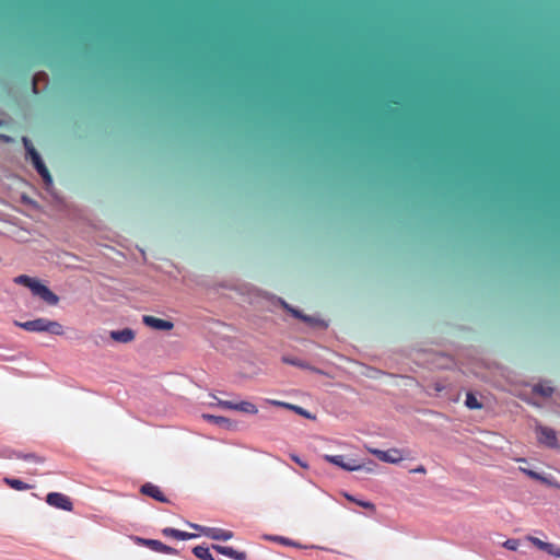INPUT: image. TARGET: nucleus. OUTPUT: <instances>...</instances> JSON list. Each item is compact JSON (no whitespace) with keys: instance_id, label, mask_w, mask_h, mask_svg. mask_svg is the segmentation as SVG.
I'll return each mask as SVG.
<instances>
[{"instance_id":"obj_1","label":"nucleus","mask_w":560,"mask_h":560,"mask_svg":"<svg viewBox=\"0 0 560 560\" xmlns=\"http://www.w3.org/2000/svg\"><path fill=\"white\" fill-rule=\"evenodd\" d=\"M265 296L266 299L270 300L273 305L281 306L294 318L302 320L311 328H317L320 330H326L328 328V322L320 318L318 315H306L300 308L292 306L291 304L287 303L282 298L276 296L273 294L266 293Z\"/></svg>"},{"instance_id":"obj_2","label":"nucleus","mask_w":560,"mask_h":560,"mask_svg":"<svg viewBox=\"0 0 560 560\" xmlns=\"http://www.w3.org/2000/svg\"><path fill=\"white\" fill-rule=\"evenodd\" d=\"M14 325L30 332H47L55 336L63 335V326L56 320L38 317L27 322L14 320Z\"/></svg>"},{"instance_id":"obj_3","label":"nucleus","mask_w":560,"mask_h":560,"mask_svg":"<svg viewBox=\"0 0 560 560\" xmlns=\"http://www.w3.org/2000/svg\"><path fill=\"white\" fill-rule=\"evenodd\" d=\"M23 147L25 150V159L28 160L37 174L42 177L49 173L42 155L34 148L32 141L27 137L22 138Z\"/></svg>"},{"instance_id":"obj_4","label":"nucleus","mask_w":560,"mask_h":560,"mask_svg":"<svg viewBox=\"0 0 560 560\" xmlns=\"http://www.w3.org/2000/svg\"><path fill=\"white\" fill-rule=\"evenodd\" d=\"M188 526L198 530L200 534L213 540L226 541L233 537V532L218 527H207L187 522Z\"/></svg>"},{"instance_id":"obj_5","label":"nucleus","mask_w":560,"mask_h":560,"mask_svg":"<svg viewBox=\"0 0 560 560\" xmlns=\"http://www.w3.org/2000/svg\"><path fill=\"white\" fill-rule=\"evenodd\" d=\"M135 541L139 546L147 547L151 549L152 551L165 553V555H178V550L163 544L161 540L158 539H151V538H142V537H135Z\"/></svg>"},{"instance_id":"obj_6","label":"nucleus","mask_w":560,"mask_h":560,"mask_svg":"<svg viewBox=\"0 0 560 560\" xmlns=\"http://www.w3.org/2000/svg\"><path fill=\"white\" fill-rule=\"evenodd\" d=\"M45 501L48 505L62 511L71 512L73 510V503L71 499L61 492L47 493Z\"/></svg>"},{"instance_id":"obj_7","label":"nucleus","mask_w":560,"mask_h":560,"mask_svg":"<svg viewBox=\"0 0 560 560\" xmlns=\"http://www.w3.org/2000/svg\"><path fill=\"white\" fill-rule=\"evenodd\" d=\"M32 294L39 298L48 305H57L59 302V296L39 280L37 281L36 285L32 288Z\"/></svg>"},{"instance_id":"obj_8","label":"nucleus","mask_w":560,"mask_h":560,"mask_svg":"<svg viewBox=\"0 0 560 560\" xmlns=\"http://www.w3.org/2000/svg\"><path fill=\"white\" fill-rule=\"evenodd\" d=\"M536 431L540 444L550 448H557L559 446L557 433L552 428L538 425Z\"/></svg>"},{"instance_id":"obj_9","label":"nucleus","mask_w":560,"mask_h":560,"mask_svg":"<svg viewBox=\"0 0 560 560\" xmlns=\"http://www.w3.org/2000/svg\"><path fill=\"white\" fill-rule=\"evenodd\" d=\"M140 493L147 495L161 503H170L168 498L163 493L161 488L152 482H144L140 486Z\"/></svg>"},{"instance_id":"obj_10","label":"nucleus","mask_w":560,"mask_h":560,"mask_svg":"<svg viewBox=\"0 0 560 560\" xmlns=\"http://www.w3.org/2000/svg\"><path fill=\"white\" fill-rule=\"evenodd\" d=\"M371 454L375 455L380 460L389 464H397L402 460V455L399 450L390 448L387 451H382L377 448H370Z\"/></svg>"},{"instance_id":"obj_11","label":"nucleus","mask_w":560,"mask_h":560,"mask_svg":"<svg viewBox=\"0 0 560 560\" xmlns=\"http://www.w3.org/2000/svg\"><path fill=\"white\" fill-rule=\"evenodd\" d=\"M322 458L329 463V464H332L335 466H338L339 468L346 470V471H354L355 467H357V460L355 459H349V460H345V456L343 455H323Z\"/></svg>"},{"instance_id":"obj_12","label":"nucleus","mask_w":560,"mask_h":560,"mask_svg":"<svg viewBox=\"0 0 560 560\" xmlns=\"http://www.w3.org/2000/svg\"><path fill=\"white\" fill-rule=\"evenodd\" d=\"M142 323L154 330L167 331L174 327V324L171 320L158 318L151 315H143Z\"/></svg>"},{"instance_id":"obj_13","label":"nucleus","mask_w":560,"mask_h":560,"mask_svg":"<svg viewBox=\"0 0 560 560\" xmlns=\"http://www.w3.org/2000/svg\"><path fill=\"white\" fill-rule=\"evenodd\" d=\"M202 419L206 420L207 422L209 423H212L219 428H222V429H225V430H229V431H232V430H235L236 428V422L226 418V417H223V416H214V415H210V413H202Z\"/></svg>"},{"instance_id":"obj_14","label":"nucleus","mask_w":560,"mask_h":560,"mask_svg":"<svg viewBox=\"0 0 560 560\" xmlns=\"http://www.w3.org/2000/svg\"><path fill=\"white\" fill-rule=\"evenodd\" d=\"M267 402L273 405V406H278V407H282V408H285V409H289V410H292L294 411L295 413L306 418V419H310V420H315L316 417L315 415H312L310 411H307L306 409L300 407V406H296V405H292V404H289V402H283V401H278V400H266Z\"/></svg>"},{"instance_id":"obj_15","label":"nucleus","mask_w":560,"mask_h":560,"mask_svg":"<svg viewBox=\"0 0 560 560\" xmlns=\"http://www.w3.org/2000/svg\"><path fill=\"white\" fill-rule=\"evenodd\" d=\"M109 336L116 342L128 343L135 339L136 334L133 329L126 327L118 330H112Z\"/></svg>"},{"instance_id":"obj_16","label":"nucleus","mask_w":560,"mask_h":560,"mask_svg":"<svg viewBox=\"0 0 560 560\" xmlns=\"http://www.w3.org/2000/svg\"><path fill=\"white\" fill-rule=\"evenodd\" d=\"M162 535L165 537H173L178 540H189L198 537L197 534L179 530L173 527L163 528Z\"/></svg>"},{"instance_id":"obj_17","label":"nucleus","mask_w":560,"mask_h":560,"mask_svg":"<svg viewBox=\"0 0 560 560\" xmlns=\"http://www.w3.org/2000/svg\"><path fill=\"white\" fill-rule=\"evenodd\" d=\"M49 77L46 72L39 71L33 75L32 90L33 93L38 94L43 89L48 85Z\"/></svg>"},{"instance_id":"obj_18","label":"nucleus","mask_w":560,"mask_h":560,"mask_svg":"<svg viewBox=\"0 0 560 560\" xmlns=\"http://www.w3.org/2000/svg\"><path fill=\"white\" fill-rule=\"evenodd\" d=\"M262 538L268 541H275V542L281 544L283 546H289V547H294V548H300V549L307 548L306 546H303L299 541L292 540V539H290L288 537H283V536L266 534L262 536Z\"/></svg>"},{"instance_id":"obj_19","label":"nucleus","mask_w":560,"mask_h":560,"mask_svg":"<svg viewBox=\"0 0 560 560\" xmlns=\"http://www.w3.org/2000/svg\"><path fill=\"white\" fill-rule=\"evenodd\" d=\"M40 178H42V180L44 183V189L46 190V192L49 194L50 197L56 202L61 203L62 199H61V197L59 196V194L55 189L54 180H52V177H51L50 173L42 176Z\"/></svg>"},{"instance_id":"obj_20","label":"nucleus","mask_w":560,"mask_h":560,"mask_svg":"<svg viewBox=\"0 0 560 560\" xmlns=\"http://www.w3.org/2000/svg\"><path fill=\"white\" fill-rule=\"evenodd\" d=\"M281 361L283 363H285V364H289V365H292V366H296V368H300V369H303V370H311V371L318 372V370L313 368L308 362H306L304 360H301L299 358H295V357L283 355L281 358Z\"/></svg>"},{"instance_id":"obj_21","label":"nucleus","mask_w":560,"mask_h":560,"mask_svg":"<svg viewBox=\"0 0 560 560\" xmlns=\"http://www.w3.org/2000/svg\"><path fill=\"white\" fill-rule=\"evenodd\" d=\"M520 470L526 475L527 477H529L530 479H534V480H537V481H540L542 483H546L548 486H553L555 482L552 480V477H548V476H545L544 474H540V472H537L535 470H532V469H528V468H523L521 467Z\"/></svg>"},{"instance_id":"obj_22","label":"nucleus","mask_w":560,"mask_h":560,"mask_svg":"<svg viewBox=\"0 0 560 560\" xmlns=\"http://www.w3.org/2000/svg\"><path fill=\"white\" fill-rule=\"evenodd\" d=\"M191 552L199 560H215L212 553L210 552V548L206 545L195 546L191 549Z\"/></svg>"},{"instance_id":"obj_23","label":"nucleus","mask_w":560,"mask_h":560,"mask_svg":"<svg viewBox=\"0 0 560 560\" xmlns=\"http://www.w3.org/2000/svg\"><path fill=\"white\" fill-rule=\"evenodd\" d=\"M3 482L7 486H9L10 488L18 490V491L28 490V489L33 488V486L24 482L23 480L18 479V478H12V477H5L3 479Z\"/></svg>"},{"instance_id":"obj_24","label":"nucleus","mask_w":560,"mask_h":560,"mask_svg":"<svg viewBox=\"0 0 560 560\" xmlns=\"http://www.w3.org/2000/svg\"><path fill=\"white\" fill-rule=\"evenodd\" d=\"M342 494L348 501L353 502V503L358 504L359 506H362L363 509L375 512V504L372 503L371 501L357 499L354 495H352L348 492H343Z\"/></svg>"},{"instance_id":"obj_25","label":"nucleus","mask_w":560,"mask_h":560,"mask_svg":"<svg viewBox=\"0 0 560 560\" xmlns=\"http://www.w3.org/2000/svg\"><path fill=\"white\" fill-rule=\"evenodd\" d=\"M234 410L242 411V412L249 413V415H256L258 412L257 407L253 402L246 401V400L235 402Z\"/></svg>"},{"instance_id":"obj_26","label":"nucleus","mask_w":560,"mask_h":560,"mask_svg":"<svg viewBox=\"0 0 560 560\" xmlns=\"http://www.w3.org/2000/svg\"><path fill=\"white\" fill-rule=\"evenodd\" d=\"M533 393L544 398H550L555 393V388L552 386H544L541 383H538L533 386Z\"/></svg>"},{"instance_id":"obj_27","label":"nucleus","mask_w":560,"mask_h":560,"mask_svg":"<svg viewBox=\"0 0 560 560\" xmlns=\"http://www.w3.org/2000/svg\"><path fill=\"white\" fill-rule=\"evenodd\" d=\"M376 467H377V464L374 460L368 459L362 463L357 462V467H355L354 471H365L366 474H372L375 471Z\"/></svg>"},{"instance_id":"obj_28","label":"nucleus","mask_w":560,"mask_h":560,"mask_svg":"<svg viewBox=\"0 0 560 560\" xmlns=\"http://www.w3.org/2000/svg\"><path fill=\"white\" fill-rule=\"evenodd\" d=\"M37 279H34L27 275H20L16 278H14V282L24 287H27L30 291L32 292V288L36 285Z\"/></svg>"},{"instance_id":"obj_29","label":"nucleus","mask_w":560,"mask_h":560,"mask_svg":"<svg viewBox=\"0 0 560 560\" xmlns=\"http://www.w3.org/2000/svg\"><path fill=\"white\" fill-rule=\"evenodd\" d=\"M465 406L468 409H481L482 404L478 400L477 396L472 392H467L465 398Z\"/></svg>"},{"instance_id":"obj_30","label":"nucleus","mask_w":560,"mask_h":560,"mask_svg":"<svg viewBox=\"0 0 560 560\" xmlns=\"http://www.w3.org/2000/svg\"><path fill=\"white\" fill-rule=\"evenodd\" d=\"M16 458L24 459V460H33L37 464H42L45 462V457L37 455L36 453H23L18 452Z\"/></svg>"},{"instance_id":"obj_31","label":"nucleus","mask_w":560,"mask_h":560,"mask_svg":"<svg viewBox=\"0 0 560 560\" xmlns=\"http://www.w3.org/2000/svg\"><path fill=\"white\" fill-rule=\"evenodd\" d=\"M211 548L215 550L218 553L223 555L229 558H233L235 549L230 546H221V545H212Z\"/></svg>"},{"instance_id":"obj_32","label":"nucleus","mask_w":560,"mask_h":560,"mask_svg":"<svg viewBox=\"0 0 560 560\" xmlns=\"http://www.w3.org/2000/svg\"><path fill=\"white\" fill-rule=\"evenodd\" d=\"M213 398L217 400V402L215 404H211L210 405L211 407L217 406V407H220V408H223V409L234 410L235 402L230 401V400L218 399L215 396H213Z\"/></svg>"},{"instance_id":"obj_33","label":"nucleus","mask_w":560,"mask_h":560,"mask_svg":"<svg viewBox=\"0 0 560 560\" xmlns=\"http://www.w3.org/2000/svg\"><path fill=\"white\" fill-rule=\"evenodd\" d=\"M502 546L508 550L515 551L520 546V540L515 538L506 539Z\"/></svg>"},{"instance_id":"obj_34","label":"nucleus","mask_w":560,"mask_h":560,"mask_svg":"<svg viewBox=\"0 0 560 560\" xmlns=\"http://www.w3.org/2000/svg\"><path fill=\"white\" fill-rule=\"evenodd\" d=\"M19 451L12 450L10 447L0 448V457L1 458H12L16 457Z\"/></svg>"},{"instance_id":"obj_35","label":"nucleus","mask_w":560,"mask_h":560,"mask_svg":"<svg viewBox=\"0 0 560 560\" xmlns=\"http://www.w3.org/2000/svg\"><path fill=\"white\" fill-rule=\"evenodd\" d=\"M529 541L535 546L537 547L539 550H542L545 551V549L549 548L548 547V542L547 541H542L540 540L539 538H536V537H532L529 536L528 537Z\"/></svg>"},{"instance_id":"obj_36","label":"nucleus","mask_w":560,"mask_h":560,"mask_svg":"<svg viewBox=\"0 0 560 560\" xmlns=\"http://www.w3.org/2000/svg\"><path fill=\"white\" fill-rule=\"evenodd\" d=\"M548 547L549 548L545 549V552H547L550 556L560 558V547L559 546L548 542Z\"/></svg>"},{"instance_id":"obj_37","label":"nucleus","mask_w":560,"mask_h":560,"mask_svg":"<svg viewBox=\"0 0 560 560\" xmlns=\"http://www.w3.org/2000/svg\"><path fill=\"white\" fill-rule=\"evenodd\" d=\"M290 458L295 463L298 464L300 467L302 468H308V464L306 460H304L303 458H301L299 455L296 454H290Z\"/></svg>"},{"instance_id":"obj_38","label":"nucleus","mask_w":560,"mask_h":560,"mask_svg":"<svg viewBox=\"0 0 560 560\" xmlns=\"http://www.w3.org/2000/svg\"><path fill=\"white\" fill-rule=\"evenodd\" d=\"M21 201L23 205H26V206H30L34 209H37L38 208V205L36 201H34L32 198H30L28 196L26 195H22L21 196Z\"/></svg>"},{"instance_id":"obj_39","label":"nucleus","mask_w":560,"mask_h":560,"mask_svg":"<svg viewBox=\"0 0 560 560\" xmlns=\"http://www.w3.org/2000/svg\"><path fill=\"white\" fill-rule=\"evenodd\" d=\"M232 559H234V560H246L247 559V555L244 551L235 550L234 556H233Z\"/></svg>"},{"instance_id":"obj_40","label":"nucleus","mask_w":560,"mask_h":560,"mask_svg":"<svg viewBox=\"0 0 560 560\" xmlns=\"http://www.w3.org/2000/svg\"><path fill=\"white\" fill-rule=\"evenodd\" d=\"M0 140L5 142V143H10L12 142V138L10 136H7V135H0Z\"/></svg>"},{"instance_id":"obj_41","label":"nucleus","mask_w":560,"mask_h":560,"mask_svg":"<svg viewBox=\"0 0 560 560\" xmlns=\"http://www.w3.org/2000/svg\"><path fill=\"white\" fill-rule=\"evenodd\" d=\"M413 472H425V468L423 466H419L412 470Z\"/></svg>"},{"instance_id":"obj_42","label":"nucleus","mask_w":560,"mask_h":560,"mask_svg":"<svg viewBox=\"0 0 560 560\" xmlns=\"http://www.w3.org/2000/svg\"><path fill=\"white\" fill-rule=\"evenodd\" d=\"M259 418L260 419H267V417H265L264 415H260Z\"/></svg>"}]
</instances>
